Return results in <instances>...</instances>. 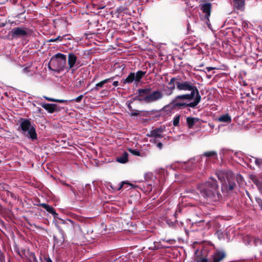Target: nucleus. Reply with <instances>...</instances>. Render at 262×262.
<instances>
[{
	"mask_svg": "<svg viewBox=\"0 0 262 262\" xmlns=\"http://www.w3.org/2000/svg\"><path fill=\"white\" fill-rule=\"evenodd\" d=\"M41 262H53L48 255H42L40 257Z\"/></svg>",
	"mask_w": 262,
	"mask_h": 262,
	"instance_id": "nucleus-28",
	"label": "nucleus"
},
{
	"mask_svg": "<svg viewBox=\"0 0 262 262\" xmlns=\"http://www.w3.org/2000/svg\"><path fill=\"white\" fill-rule=\"evenodd\" d=\"M164 132V129L163 127H158L152 130L148 135V136L155 138H161L162 137V134Z\"/></svg>",
	"mask_w": 262,
	"mask_h": 262,
	"instance_id": "nucleus-17",
	"label": "nucleus"
},
{
	"mask_svg": "<svg viewBox=\"0 0 262 262\" xmlns=\"http://www.w3.org/2000/svg\"><path fill=\"white\" fill-rule=\"evenodd\" d=\"M194 82V81H182L180 76L173 77L168 82V84L169 86L167 87L165 95L166 96L172 95L175 89H177L178 91L189 89V85Z\"/></svg>",
	"mask_w": 262,
	"mask_h": 262,
	"instance_id": "nucleus-5",
	"label": "nucleus"
},
{
	"mask_svg": "<svg viewBox=\"0 0 262 262\" xmlns=\"http://www.w3.org/2000/svg\"><path fill=\"white\" fill-rule=\"evenodd\" d=\"M83 97V96L82 95H81L80 96H79L78 97H77V98H75V99H72V100H70V102L71 101H75V102H80L82 98Z\"/></svg>",
	"mask_w": 262,
	"mask_h": 262,
	"instance_id": "nucleus-38",
	"label": "nucleus"
},
{
	"mask_svg": "<svg viewBox=\"0 0 262 262\" xmlns=\"http://www.w3.org/2000/svg\"><path fill=\"white\" fill-rule=\"evenodd\" d=\"M233 231V230L230 228L227 229L225 231L218 230L215 234L219 239L228 242L234 237Z\"/></svg>",
	"mask_w": 262,
	"mask_h": 262,
	"instance_id": "nucleus-11",
	"label": "nucleus"
},
{
	"mask_svg": "<svg viewBox=\"0 0 262 262\" xmlns=\"http://www.w3.org/2000/svg\"><path fill=\"white\" fill-rule=\"evenodd\" d=\"M196 160L195 159H191L189 161H188L185 164V166L187 168V170H190L193 168L195 165V162Z\"/></svg>",
	"mask_w": 262,
	"mask_h": 262,
	"instance_id": "nucleus-26",
	"label": "nucleus"
},
{
	"mask_svg": "<svg viewBox=\"0 0 262 262\" xmlns=\"http://www.w3.org/2000/svg\"><path fill=\"white\" fill-rule=\"evenodd\" d=\"M53 108H54V112H59L62 108H63V107H60V106L56 104L53 103Z\"/></svg>",
	"mask_w": 262,
	"mask_h": 262,
	"instance_id": "nucleus-36",
	"label": "nucleus"
},
{
	"mask_svg": "<svg viewBox=\"0 0 262 262\" xmlns=\"http://www.w3.org/2000/svg\"><path fill=\"white\" fill-rule=\"evenodd\" d=\"M56 227L58 229V231L59 232V233H60L62 238L63 239H64V233L62 229L57 224H56Z\"/></svg>",
	"mask_w": 262,
	"mask_h": 262,
	"instance_id": "nucleus-35",
	"label": "nucleus"
},
{
	"mask_svg": "<svg viewBox=\"0 0 262 262\" xmlns=\"http://www.w3.org/2000/svg\"><path fill=\"white\" fill-rule=\"evenodd\" d=\"M196 262H212L210 259L208 258L206 256L198 255L196 256Z\"/></svg>",
	"mask_w": 262,
	"mask_h": 262,
	"instance_id": "nucleus-27",
	"label": "nucleus"
},
{
	"mask_svg": "<svg viewBox=\"0 0 262 262\" xmlns=\"http://www.w3.org/2000/svg\"><path fill=\"white\" fill-rule=\"evenodd\" d=\"M54 41H56V38H52L51 39H50L49 40V42H54Z\"/></svg>",
	"mask_w": 262,
	"mask_h": 262,
	"instance_id": "nucleus-50",
	"label": "nucleus"
},
{
	"mask_svg": "<svg viewBox=\"0 0 262 262\" xmlns=\"http://www.w3.org/2000/svg\"><path fill=\"white\" fill-rule=\"evenodd\" d=\"M51 62L55 70L58 72L67 71V57L66 55L58 53L51 58Z\"/></svg>",
	"mask_w": 262,
	"mask_h": 262,
	"instance_id": "nucleus-8",
	"label": "nucleus"
},
{
	"mask_svg": "<svg viewBox=\"0 0 262 262\" xmlns=\"http://www.w3.org/2000/svg\"><path fill=\"white\" fill-rule=\"evenodd\" d=\"M65 226L67 228L68 231L72 232L80 228L79 224L75 223L71 220H69Z\"/></svg>",
	"mask_w": 262,
	"mask_h": 262,
	"instance_id": "nucleus-18",
	"label": "nucleus"
},
{
	"mask_svg": "<svg viewBox=\"0 0 262 262\" xmlns=\"http://www.w3.org/2000/svg\"><path fill=\"white\" fill-rule=\"evenodd\" d=\"M113 85L114 86H115V87H116V86H118V85H119V82H118V81H114V82H113Z\"/></svg>",
	"mask_w": 262,
	"mask_h": 262,
	"instance_id": "nucleus-47",
	"label": "nucleus"
},
{
	"mask_svg": "<svg viewBox=\"0 0 262 262\" xmlns=\"http://www.w3.org/2000/svg\"><path fill=\"white\" fill-rule=\"evenodd\" d=\"M243 241L245 244L248 245L257 246L262 245V241L257 237L247 235L244 237Z\"/></svg>",
	"mask_w": 262,
	"mask_h": 262,
	"instance_id": "nucleus-12",
	"label": "nucleus"
},
{
	"mask_svg": "<svg viewBox=\"0 0 262 262\" xmlns=\"http://www.w3.org/2000/svg\"><path fill=\"white\" fill-rule=\"evenodd\" d=\"M122 187V185H121V186H120V187H119V189H121Z\"/></svg>",
	"mask_w": 262,
	"mask_h": 262,
	"instance_id": "nucleus-57",
	"label": "nucleus"
},
{
	"mask_svg": "<svg viewBox=\"0 0 262 262\" xmlns=\"http://www.w3.org/2000/svg\"><path fill=\"white\" fill-rule=\"evenodd\" d=\"M0 259H1V261H3V260H5V257L3 255V254H0Z\"/></svg>",
	"mask_w": 262,
	"mask_h": 262,
	"instance_id": "nucleus-49",
	"label": "nucleus"
},
{
	"mask_svg": "<svg viewBox=\"0 0 262 262\" xmlns=\"http://www.w3.org/2000/svg\"><path fill=\"white\" fill-rule=\"evenodd\" d=\"M200 119L194 117H187L186 119L187 123L189 128H193L194 125L199 121Z\"/></svg>",
	"mask_w": 262,
	"mask_h": 262,
	"instance_id": "nucleus-22",
	"label": "nucleus"
},
{
	"mask_svg": "<svg viewBox=\"0 0 262 262\" xmlns=\"http://www.w3.org/2000/svg\"><path fill=\"white\" fill-rule=\"evenodd\" d=\"M67 35H64L62 36H59L56 38V41H61L63 40V39L65 38Z\"/></svg>",
	"mask_w": 262,
	"mask_h": 262,
	"instance_id": "nucleus-42",
	"label": "nucleus"
},
{
	"mask_svg": "<svg viewBox=\"0 0 262 262\" xmlns=\"http://www.w3.org/2000/svg\"><path fill=\"white\" fill-rule=\"evenodd\" d=\"M147 185L149 186V187H148V190L149 191H151L152 190V184H148Z\"/></svg>",
	"mask_w": 262,
	"mask_h": 262,
	"instance_id": "nucleus-48",
	"label": "nucleus"
},
{
	"mask_svg": "<svg viewBox=\"0 0 262 262\" xmlns=\"http://www.w3.org/2000/svg\"><path fill=\"white\" fill-rule=\"evenodd\" d=\"M29 69V67H26V68H24L23 70L24 73H28L30 71Z\"/></svg>",
	"mask_w": 262,
	"mask_h": 262,
	"instance_id": "nucleus-44",
	"label": "nucleus"
},
{
	"mask_svg": "<svg viewBox=\"0 0 262 262\" xmlns=\"http://www.w3.org/2000/svg\"><path fill=\"white\" fill-rule=\"evenodd\" d=\"M32 34L31 30L26 26L13 28L8 33L9 37L12 39L25 38Z\"/></svg>",
	"mask_w": 262,
	"mask_h": 262,
	"instance_id": "nucleus-7",
	"label": "nucleus"
},
{
	"mask_svg": "<svg viewBox=\"0 0 262 262\" xmlns=\"http://www.w3.org/2000/svg\"><path fill=\"white\" fill-rule=\"evenodd\" d=\"M71 190L73 191V192L74 193V194L75 195V190L73 189V188H71Z\"/></svg>",
	"mask_w": 262,
	"mask_h": 262,
	"instance_id": "nucleus-54",
	"label": "nucleus"
},
{
	"mask_svg": "<svg viewBox=\"0 0 262 262\" xmlns=\"http://www.w3.org/2000/svg\"><path fill=\"white\" fill-rule=\"evenodd\" d=\"M43 98L45 99H46L47 100L49 101H52V102H55V99H54V98L48 97H47V96H43Z\"/></svg>",
	"mask_w": 262,
	"mask_h": 262,
	"instance_id": "nucleus-43",
	"label": "nucleus"
},
{
	"mask_svg": "<svg viewBox=\"0 0 262 262\" xmlns=\"http://www.w3.org/2000/svg\"><path fill=\"white\" fill-rule=\"evenodd\" d=\"M226 256V253L223 251H217L214 252L211 257L212 262H221Z\"/></svg>",
	"mask_w": 262,
	"mask_h": 262,
	"instance_id": "nucleus-14",
	"label": "nucleus"
},
{
	"mask_svg": "<svg viewBox=\"0 0 262 262\" xmlns=\"http://www.w3.org/2000/svg\"><path fill=\"white\" fill-rule=\"evenodd\" d=\"M66 185L68 186H70V185H68V184H66Z\"/></svg>",
	"mask_w": 262,
	"mask_h": 262,
	"instance_id": "nucleus-58",
	"label": "nucleus"
},
{
	"mask_svg": "<svg viewBox=\"0 0 262 262\" xmlns=\"http://www.w3.org/2000/svg\"><path fill=\"white\" fill-rule=\"evenodd\" d=\"M139 100L146 103H151L161 100L164 94L160 90H155L151 92L150 88L139 89L138 90Z\"/></svg>",
	"mask_w": 262,
	"mask_h": 262,
	"instance_id": "nucleus-3",
	"label": "nucleus"
},
{
	"mask_svg": "<svg viewBox=\"0 0 262 262\" xmlns=\"http://www.w3.org/2000/svg\"><path fill=\"white\" fill-rule=\"evenodd\" d=\"M180 119V116L179 115L176 116L173 119V124L174 126H177L179 125Z\"/></svg>",
	"mask_w": 262,
	"mask_h": 262,
	"instance_id": "nucleus-31",
	"label": "nucleus"
},
{
	"mask_svg": "<svg viewBox=\"0 0 262 262\" xmlns=\"http://www.w3.org/2000/svg\"><path fill=\"white\" fill-rule=\"evenodd\" d=\"M216 174L222 183V189L223 191L230 192L236 187L234 182L235 178L232 171L220 170L216 172Z\"/></svg>",
	"mask_w": 262,
	"mask_h": 262,
	"instance_id": "nucleus-4",
	"label": "nucleus"
},
{
	"mask_svg": "<svg viewBox=\"0 0 262 262\" xmlns=\"http://www.w3.org/2000/svg\"><path fill=\"white\" fill-rule=\"evenodd\" d=\"M81 66L80 61L78 60L77 55L73 53H69L68 55V65L67 72L70 70L74 73L78 68Z\"/></svg>",
	"mask_w": 262,
	"mask_h": 262,
	"instance_id": "nucleus-9",
	"label": "nucleus"
},
{
	"mask_svg": "<svg viewBox=\"0 0 262 262\" xmlns=\"http://www.w3.org/2000/svg\"><path fill=\"white\" fill-rule=\"evenodd\" d=\"M131 111L130 115L137 116L139 115V111L138 110H133Z\"/></svg>",
	"mask_w": 262,
	"mask_h": 262,
	"instance_id": "nucleus-40",
	"label": "nucleus"
},
{
	"mask_svg": "<svg viewBox=\"0 0 262 262\" xmlns=\"http://www.w3.org/2000/svg\"><path fill=\"white\" fill-rule=\"evenodd\" d=\"M259 187V189H260V191L262 192V182L260 183Z\"/></svg>",
	"mask_w": 262,
	"mask_h": 262,
	"instance_id": "nucleus-52",
	"label": "nucleus"
},
{
	"mask_svg": "<svg viewBox=\"0 0 262 262\" xmlns=\"http://www.w3.org/2000/svg\"><path fill=\"white\" fill-rule=\"evenodd\" d=\"M189 89L179 90V91L190 92V94L178 95L171 101V104L174 107L185 108H195L200 102L201 96L195 82L189 85Z\"/></svg>",
	"mask_w": 262,
	"mask_h": 262,
	"instance_id": "nucleus-1",
	"label": "nucleus"
},
{
	"mask_svg": "<svg viewBox=\"0 0 262 262\" xmlns=\"http://www.w3.org/2000/svg\"><path fill=\"white\" fill-rule=\"evenodd\" d=\"M146 72L142 71H138L136 73L131 72L129 74L127 77L124 79L122 80V82L124 84H129L133 82L138 83L140 81L142 77L145 75Z\"/></svg>",
	"mask_w": 262,
	"mask_h": 262,
	"instance_id": "nucleus-10",
	"label": "nucleus"
},
{
	"mask_svg": "<svg viewBox=\"0 0 262 262\" xmlns=\"http://www.w3.org/2000/svg\"><path fill=\"white\" fill-rule=\"evenodd\" d=\"M128 154L127 152L124 151L123 154L116 158V161L120 163L124 164L128 162Z\"/></svg>",
	"mask_w": 262,
	"mask_h": 262,
	"instance_id": "nucleus-21",
	"label": "nucleus"
},
{
	"mask_svg": "<svg viewBox=\"0 0 262 262\" xmlns=\"http://www.w3.org/2000/svg\"><path fill=\"white\" fill-rule=\"evenodd\" d=\"M126 10L127 7L125 6H121L117 8L118 13L124 12Z\"/></svg>",
	"mask_w": 262,
	"mask_h": 262,
	"instance_id": "nucleus-34",
	"label": "nucleus"
},
{
	"mask_svg": "<svg viewBox=\"0 0 262 262\" xmlns=\"http://www.w3.org/2000/svg\"><path fill=\"white\" fill-rule=\"evenodd\" d=\"M157 146L158 148H159V149H161L162 148V146H163V144L161 142H159L157 144Z\"/></svg>",
	"mask_w": 262,
	"mask_h": 262,
	"instance_id": "nucleus-45",
	"label": "nucleus"
},
{
	"mask_svg": "<svg viewBox=\"0 0 262 262\" xmlns=\"http://www.w3.org/2000/svg\"><path fill=\"white\" fill-rule=\"evenodd\" d=\"M217 121L221 122L230 123L231 122V118L228 114L221 115L217 118Z\"/></svg>",
	"mask_w": 262,
	"mask_h": 262,
	"instance_id": "nucleus-23",
	"label": "nucleus"
},
{
	"mask_svg": "<svg viewBox=\"0 0 262 262\" xmlns=\"http://www.w3.org/2000/svg\"><path fill=\"white\" fill-rule=\"evenodd\" d=\"M187 193L188 194L187 196L191 198H193L194 199H196L197 196L195 193L194 190H190L187 192Z\"/></svg>",
	"mask_w": 262,
	"mask_h": 262,
	"instance_id": "nucleus-32",
	"label": "nucleus"
},
{
	"mask_svg": "<svg viewBox=\"0 0 262 262\" xmlns=\"http://www.w3.org/2000/svg\"><path fill=\"white\" fill-rule=\"evenodd\" d=\"M83 83V81L82 80H81V79H77L76 80L75 86L76 88H79L81 87V86L82 85Z\"/></svg>",
	"mask_w": 262,
	"mask_h": 262,
	"instance_id": "nucleus-37",
	"label": "nucleus"
},
{
	"mask_svg": "<svg viewBox=\"0 0 262 262\" xmlns=\"http://www.w3.org/2000/svg\"><path fill=\"white\" fill-rule=\"evenodd\" d=\"M19 127L24 134L27 133L26 136L28 138L32 140L37 139V136L35 128L29 119L21 118Z\"/></svg>",
	"mask_w": 262,
	"mask_h": 262,
	"instance_id": "nucleus-6",
	"label": "nucleus"
},
{
	"mask_svg": "<svg viewBox=\"0 0 262 262\" xmlns=\"http://www.w3.org/2000/svg\"><path fill=\"white\" fill-rule=\"evenodd\" d=\"M234 7L237 9H241L245 5V0H233Z\"/></svg>",
	"mask_w": 262,
	"mask_h": 262,
	"instance_id": "nucleus-25",
	"label": "nucleus"
},
{
	"mask_svg": "<svg viewBox=\"0 0 262 262\" xmlns=\"http://www.w3.org/2000/svg\"><path fill=\"white\" fill-rule=\"evenodd\" d=\"M40 206L46 209L47 212L52 214L54 218H58V214L56 212L53 207L45 203H41Z\"/></svg>",
	"mask_w": 262,
	"mask_h": 262,
	"instance_id": "nucleus-20",
	"label": "nucleus"
},
{
	"mask_svg": "<svg viewBox=\"0 0 262 262\" xmlns=\"http://www.w3.org/2000/svg\"><path fill=\"white\" fill-rule=\"evenodd\" d=\"M167 172L165 171L164 170H161L159 173L156 176L155 178L157 179V181L154 183L153 186L157 187L158 185H160L162 182L166 180Z\"/></svg>",
	"mask_w": 262,
	"mask_h": 262,
	"instance_id": "nucleus-15",
	"label": "nucleus"
},
{
	"mask_svg": "<svg viewBox=\"0 0 262 262\" xmlns=\"http://www.w3.org/2000/svg\"><path fill=\"white\" fill-rule=\"evenodd\" d=\"M128 151L133 155L137 156H141L140 152L137 149H128Z\"/></svg>",
	"mask_w": 262,
	"mask_h": 262,
	"instance_id": "nucleus-33",
	"label": "nucleus"
},
{
	"mask_svg": "<svg viewBox=\"0 0 262 262\" xmlns=\"http://www.w3.org/2000/svg\"><path fill=\"white\" fill-rule=\"evenodd\" d=\"M127 107L130 111L132 110V108L130 103L128 104Z\"/></svg>",
	"mask_w": 262,
	"mask_h": 262,
	"instance_id": "nucleus-51",
	"label": "nucleus"
},
{
	"mask_svg": "<svg viewBox=\"0 0 262 262\" xmlns=\"http://www.w3.org/2000/svg\"><path fill=\"white\" fill-rule=\"evenodd\" d=\"M234 177L235 178L234 182L235 180L238 183H241L243 181V177L239 174H234L233 173Z\"/></svg>",
	"mask_w": 262,
	"mask_h": 262,
	"instance_id": "nucleus-29",
	"label": "nucleus"
},
{
	"mask_svg": "<svg viewBox=\"0 0 262 262\" xmlns=\"http://www.w3.org/2000/svg\"><path fill=\"white\" fill-rule=\"evenodd\" d=\"M211 5L210 3L203 4L201 7V10L204 13V17L206 21L209 20V17L210 15Z\"/></svg>",
	"mask_w": 262,
	"mask_h": 262,
	"instance_id": "nucleus-16",
	"label": "nucleus"
},
{
	"mask_svg": "<svg viewBox=\"0 0 262 262\" xmlns=\"http://www.w3.org/2000/svg\"><path fill=\"white\" fill-rule=\"evenodd\" d=\"M57 219L60 221V222H59V224H63L64 225H66L67 224V222L70 220V219L63 220L62 219L59 218L58 217Z\"/></svg>",
	"mask_w": 262,
	"mask_h": 262,
	"instance_id": "nucleus-41",
	"label": "nucleus"
},
{
	"mask_svg": "<svg viewBox=\"0 0 262 262\" xmlns=\"http://www.w3.org/2000/svg\"><path fill=\"white\" fill-rule=\"evenodd\" d=\"M55 102H59V103H64L67 104L68 102H70V100L55 99Z\"/></svg>",
	"mask_w": 262,
	"mask_h": 262,
	"instance_id": "nucleus-39",
	"label": "nucleus"
},
{
	"mask_svg": "<svg viewBox=\"0 0 262 262\" xmlns=\"http://www.w3.org/2000/svg\"><path fill=\"white\" fill-rule=\"evenodd\" d=\"M114 79V77H112L109 78L105 79L100 82L97 83L95 87L92 89L91 91H98L100 88H102L103 87L104 85L108 82H110L112 80H113Z\"/></svg>",
	"mask_w": 262,
	"mask_h": 262,
	"instance_id": "nucleus-19",
	"label": "nucleus"
},
{
	"mask_svg": "<svg viewBox=\"0 0 262 262\" xmlns=\"http://www.w3.org/2000/svg\"><path fill=\"white\" fill-rule=\"evenodd\" d=\"M41 110V108L38 109V111H39V112H40Z\"/></svg>",
	"mask_w": 262,
	"mask_h": 262,
	"instance_id": "nucleus-56",
	"label": "nucleus"
},
{
	"mask_svg": "<svg viewBox=\"0 0 262 262\" xmlns=\"http://www.w3.org/2000/svg\"><path fill=\"white\" fill-rule=\"evenodd\" d=\"M165 80H166V81L168 82V78H165Z\"/></svg>",
	"mask_w": 262,
	"mask_h": 262,
	"instance_id": "nucleus-55",
	"label": "nucleus"
},
{
	"mask_svg": "<svg viewBox=\"0 0 262 262\" xmlns=\"http://www.w3.org/2000/svg\"><path fill=\"white\" fill-rule=\"evenodd\" d=\"M216 156H217V154L214 151H207V152H205L203 155V156H205L206 157H210Z\"/></svg>",
	"mask_w": 262,
	"mask_h": 262,
	"instance_id": "nucleus-30",
	"label": "nucleus"
},
{
	"mask_svg": "<svg viewBox=\"0 0 262 262\" xmlns=\"http://www.w3.org/2000/svg\"><path fill=\"white\" fill-rule=\"evenodd\" d=\"M30 256L33 258L34 260H36V257L35 255V254L34 253H31L30 254Z\"/></svg>",
	"mask_w": 262,
	"mask_h": 262,
	"instance_id": "nucleus-46",
	"label": "nucleus"
},
{
	"mask_svg": "<svg viewBox=\"0 0 262 262\" xmlns=\"http://www.w3.org/2000/svg\"><path fill=\"white\" fill-rule=\"evenodd\" d=\"M213 68H211V67H208L207 68V70L208 71H210L211 70H212Z\"/></svg>",
	"mask_w": 262,
	"mask_h": 262,
	"instance_id": "nucleus-53",
	"label": "nucleus"
},
{
	"mask_svg": "<svg viewBox=\"0 0 262 262\" xmlns=\"http://www.w3.org/2000/svg\"><path fill=\"white\" fill-rule=\"evenodd\" d=\"M219 188L217 181L212 178H210L206 183L198 186V190L201 196L207 203L211 204L219 201L222 197Z\"/></svg>",
	"mask_w": 262,
	"mask_h": 262,
	"instance_id": "nucleus-2",
	"label": "nucleus"
},
{
	"mask_svg": "<svg viewBox=\"0 0 262 262\" xmlns=\"http://www.w3.org/2000/svg\"><path fill=\"white\" fill-rule=\"evenodd\" d=\"M41 106L49 113H54L53 103H42Z\"/></svg>",
	"mask_w": 262,
	"mask_h": 262,
	"instance_id": "nucleus-24",
	"label": "nucleus"
},
{
	"mask_svg": "<svg viewBox=\"0 0 262 262\" xmlns=\"http://www.w3.org/2000/svg\"><path fill=\"white\" fill-rule=\"evenodd\" d=\"M246 161L248 162L250 167L253 168L255 166L259 168H262V159L257 158L252 156H247L246 158Z\"/></svg>",
	"mask_w": 262,
	"mask_h": 262,
	"instance_id": "nucleus-13",
	"label": "nucleus"
}]
</instances>
